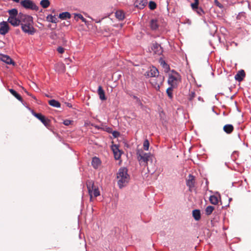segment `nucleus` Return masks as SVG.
I'll return each mask as SVG.
<instances>
[{"instance_id":"nucleus-43","label":"nucleus","mask_w":251,"mask_h":251,"mask_svg":"<svg viewBox=\"0 0 251 251\" xmlns=\"http://www.w3.org/2000/svg\"><path fill=\"white\" fill-rule=\"evenodd\" d=\"M57 50L58 51V52L60 53H63L64 52V49L63 48L61 47H59L57 49Z\"/></svg>"},{"instance_id":"nucleus-46","label":"nucleus","mask_w":251,"mask_h":251,"mask_svg":"<svg viewBox=\"0 0 251 251\" xmlns=\"http://www.w3.org/2000/svg\"><path fill=\"white\" fill-rule=\"evenodd\" d=\"M159 63H165V61L162 59V58L161 56H159Z\"/></svg>"},{"instance_id":"nucleus-41","label":"nucleus","mask_w":251,"mask_h":251,"mask_svg":"<svg viewBox=\"0 0 251 251\" xmlns=\"http://www.w3.org/2000/svg\"><path fill=\"white\" fill-rule=\"evenodd\" d=\"M214 4L217 7H219L221 9L223 8V7H224L223 5L218 0H214Z\"/></svg>"},{"instance_id":"nucleus-31","label":"nucleus","mask_w":251,"mask_h":251,"mask_svg":"<svg viewBox=\"0 0 251 251\" xmlns=\"http://www.w3.org/2000/svg\"><path fill=\"white\" fill-rule=\"evenodd\" d=\"M9 92L18 100L22 101V98L21 96L19 95L15 90L12 89L9 90Z\"/></svg>"},{"instance_id":"nucleus-12","label":"nucleus","mask_w":251,"mask_h":251,"mask_svg":"<svg viewBox=\"0 0 251 251\" xmlns=\"http://www.w3.org/2000/svg\"><path fill=\"white\" fill-rule=\"evenodd\" d=\"M9 31V26L6 22H2L0 23V34L1 35L6 34Z\"/></svg>"},{"instance_id":"nucleus-13","label":"nucleus","mask_w":251,"mask_h":251,"mask_svg":"<svg viewBox=\"0 0 251 251\" xmlns=\"http://www.w3.org/2000/svg\"><path fill=\"white\" fill-rule=\"evenodd\" d=\"M86 185L90 197V200L92 201V193L96 187L94 185V183L92 180H88L86 182Z\"/></svg>"},{"instance_id":"nucleus-40","label":"nucleus","mask_w":251,"mask_h":251,"mask_svg":"<svg viewBox=\"0 0 251 251\" xmlns=\"http://www.w3.org/2000/svg\"><path fill=\"white\" fill-rule=\"evenodd\" d=\"M199 0H195V2L191 4L192 8L194 9L198 8Z\"/></svg>"},{"instance_id":"nucleus-23","label":"nucleus","mask_w":251,"mask_h":251,"mask_svg":"<svg viewBox=\"0 0 251 251\" xmlns=\"http://www.w3.org/2000/svg\"><path fill=\"white\" fill-rule=\"evenodd\" d=\"M115 16L119 20H122L125 18L124 13L121 10L117 11L115 13Z\"/></svg>"},{"instance_id":"nucleus-6","label":"nucleus","mask_w":251,"mask_h":251,"mask_svg":"<svg viewBox=\"0 0 251 251\" xmlns=\"http://www.w3.org/2000/svg\"><path fill=\"white\" fill-rule=\"evenodd\" d=\"M21 4L25 9L37 11L38 7L30 0H24L21 1Z\"/></svg>"},{"instance_id":"nucleus-26","label":"nucleus","mask_w":251,"mask_h":251,"mask_svg":"<svg viewBox=\"0 0 251 251\" xmlns=\"http://www.w3.org/2000/svg\"><path fill=\"white\" fill-rule=\"evenodd\" d=\"M71 14L68 12H62L59 15V18L61 19H66L71 18Z\"/></svg>"},{"instance_id":"nucleus-14","label":"nucleus","mask_w":251,"mask_h":251,"mask_svg":"<svg viewBox=\"0 0 251 251\" xmlns=\"http://www.w3.org/2000/svg\"><path fill=\"white\" fill-rule=\"evenodd\" d=\"M147 0H136L134 2V6L140 9H142L147 5Z\"/></svg>"},{"instance_id":"nucleus-4","label":"nucleus","mask_w":251,"mask_h":251,"mask_svg":"<svg viewBox=\"0 0 251 251\" xmlns=\"http://www.w3.org/2000/svg\"><path fill=\"white\" fill-rule=\"evenodd\" d=\"M19 17L21 19L20 25H21V27L25 26V25H26L33 24V18L29 15H25L20 13L19 14Z\"/></svg>"},{"instance_id":"nucleus-42","label":"nucleus","mask_w":251,"mask_h":251,"mask_svg":"<svg viewBox=\"0 0 251 251\" xmlns=\"http://www.w3.org/2000/svg\"><path fill=\"white\" fill-rule=\"evenodd\" d=\"M72 122H73V121L71 120H65L63 121V124L65 126H69L70 125H71L72 124Z\"/></svg>"},{"instance_id":"nucleus-15","label":"nucleus","mask_w":251,"mask_h":251,"mask_svg":"<svg viewBox=\"0 0 251 251\" xmlns=\"http://www.w3.org/2000/svg\"><path fill=\"white\" fill-rule=\"evenodd\" d=\"M21 19L18 17H9L8 19V22L13 26H17L20 25L21 23Z\"/></svg>"},{"instance_id":"nucleus-11","label":"nucleus","mask_w":251,"mask_h":251,"mask_svg":"<svg viewBox=\"0 0 251 251\" xmlns=\"http://www.w3.org/2000/svg\"><path fill=\"white\" fill-rule=\"evenodd\" d=\"M111 149L113 152L115 159L119 160L121 158L122 152L119 150L118 146L117 145H113L112 146Z\"/></svg>"},{"instance_id":"nucleus-30","label":"nucleus","mask_w":251,"mask_h":251,"mask_svg":"<svg viewBox=\"0 0 251 251\" xmlns=\"http://www.w3.org/2000/svg\"><path fill=\"white\" fill-rule=\"evenodd\" d=\"M151 28L152 30H156L158 27V24L156 20H151L150 23Z\"/></svg>"},{"instance_id":"nucleus-2","label":"nucleus","mask_w":251,"mask_h":251,"mask_svg":"<svg viewBox=\"0 0 251 251\" xmlns=\"http://www.w3.org/2000/svg\"><path fill=\"white\" fill-rule=\"evenodd\" d=\"M181 81V76L178 73L172 70L171 73L169 75L168 80V84L172 87H176Z\"/></svg>"},{"instance_id":"nucleus-44","label":"nucleus","mask_w":251,"mask_h":251,"mask_svg":"<svg viewBox=\"0 0 251 251\" xmlns=\"http://www.w3.org/2000/svg\"><path fill=\"white\" fill-rule=\"evenodd\" d=\"M195 97V93L194 92H191L190 94L189 100H192Z\"/></svg>"},{"instance_id":"nucleus-19","label":"nucleus","mask_w":251,"mask_h":251,"mask_svg":"<svg viewBox=\"0 0 251 251\" xmlns=\"http://www.w3.org/2000/svg\"><path fill=\"white\" fill-rule=\"evenodd\" d=\"M233 126L230 124L226 125L223 127L224 131L227 134H230L233 131Z\"/></svg>"},{"instance_id":"nucleus-45","label":"nucleus","mask_w":251,"mask_h":251,"mask_svg":"<svg viewBox=\"0 0 251 251\" xmlns=\"http://www.w3.org/2000/svg\"><path fill=\"white\" fill-rule=\"evenodd\" d=\"M113 135L115 137H118L119 135V133L118 132V131H114L113 132Z\"/></svg>"},{"instance_id":"nucleus-22","label":"nucleus","mask_w":251,"mask_h":251,"mask_svg":"<svg viewBox=\"0 0 251 251\" xmlns=\"http://www.w3.org/2000/svg\"><path fill=\"white\" fill-rule=\"evenodd\" d=\"M49 103L50 105L56 108H59L61 106L60 103L55 100H50L49 101Z\"/></svg>"},{"instance_id":"nucleus-8","label":"nucleus","mask_w":251,"mask_h":251,"mask_svg":"<svg viewBox=\"0 0 251 251\" xmlns=\"http://www.w3.org/2000/svg\"><path fill=\"white\" fill-rule=\"evenodd\" d=\"M21 28L25 33L29 35H33L36 32V29L33 27V24L25 25V26H22Z\"/></svg>"},{"instance_id":"nucleus-21","label":"nucleus","mask_w":251,"mask_h":251,"mask_svg":"<svg viewBox=\"0 0 251 251\" xmlns=\"http://www.w3.org/2000/svg\"><path fill=\"white\" fill-rule=\"evenodd\" d=\"M193 216L195 220L199 221L201 217V212L199 210L195 209L193 211Z\"/></svg>"},{"instance_id":"nucleus-38","label":"nucleus","mask_w":251,"mask_h":251,"mask_svg":"<svg viewBox=\"0 0 251 251\" xmlns=\"http://www.w3.org/2000/svg\"><path fill=\"white\" fill-rule=\"evenodd\" d=\"M79 18L82 20V22L86 23V20L82 16V15L80 14H75V18Z\"/></svg>"},{"instance_id":"nucleus-1","label":"nucleus","mask_w":251,"mask_h":251,"mask_svg":"<svg viewBox=\"0 0 251 251\" xmlns=\"http://www.w3.org/2000/svg\"><path fill=\"white\" fill-rule=\"evenodd\" d=\"M118 184L120 188L126 186L130 180V176L127 173V169L121 168L117 174Z\"/></svg>"},{"instance_id":"nucleus-18","label":"nucleus","mask_w":251,"mask_h":251,"mask_svg":"<svg viewBox=\"0 0 251 251\" xmlns=\"http://www.w3.org/2000/svg\"><path fill=\"white\" fill-rule=\"evenodd\" d=\"M0 61L3 63H14L10 56L3 54H0Z\"/></svg>"},{"instance_id":"nucleus-32","label":"nucleus","mask_w":251,"mask_h":251,"mask_svg":"<svg viewBox=\"0 0 251 251\" xmlns=\"http://www.w3.org/2000/svg\"><path fill=\"white\" fill-rule=\"evenodd\" d=\"M40 4L44 8L48 7L50 4V2L49 0H42L40 1Z\"/></svg>"},{"instance_id":"nucleus-20","label":"nucleus","mask_w":251,"mask_h":251,"mask_svg":"<svg viewBox=\"0 0 251 251\" xmlns=\"http://www.w3.org/2000/svg\"><path fill=\"white\" fill-rule=\"evenodd\" d=\"M98 93L99 95L100 99L101 100H105L106 99L105 96V93L101 86H99L98 89Z\"/></svg>"},{"instance_id":"nucleus-25","label":"nucleus","mask_w":251,"mask_h":251,"mask_svg":"<svg viewBox=\"0 0 251 251\" xmlns=\"http://www.w3.org/2000/svg\"><path fill=\"white\" fill-rule=\"evenodd\" d=\"M8 13L9 14V17H17L18 14L17 9L15 8L9 10Z\"/></svg>"},{"instance_id":"nucleus-35","label":"nucleus","mask_w":251,"mask_h":251,"mask_svg":"<svg viewBox=\"0 0 251 251\" xmlns=\"http://www.w3.org/2000/svg\"><path fill=\"white\" fill-rule=\"evenodd\" d=\"M149 6L151 10H154L156 8V4L153 1H150L149 3Z\"/></svg>"},{"instance_id":"nucleus-33","label":"nucleus","mask_w":251,"mask_h":251,"mask_svg":"<svg viewBox=\"0 0 251 251\" xmlns=\"http://www.w3.org/2000/svg\"><path fill=\"white\" fill-rule=\"evenodd\" d=\"M214 210V207L212 206H208L205 209V214L207 215H210Z\"/></svg>"},{"instance_id":"nucleus-27","label":"nucleus","mask_w":251,"mask_h":251,"mask_svg":"<svg viewBox=\"0 0 251 251\" xmlns=\"http://www.w3.org/2000/svg\"><path fill=\"white\" fill-rule=\"evenodd\" d=\"M209 201L212 204L216 205L218 203V197L215 195L211 196L209 198Z\"/></svg>"},{"instance_id":"nucleus-10","label":"nucleus","mask_w":251,"mask_h":251,"mask_svg":"<svg viewBox=\"0 0 251 251\" xmlns=\"http://www.w3.org/2000/svg\"><path fill=\"white\" fill-rule=\"evenodd\" d=\"M151 50H152L154 54L158 55L159 56L162 54L163 52L161 47L157 43L152 44Z\"/></svg>"},{"instance_id":"nucleus-37","label":"nucleus","mask_w":251,"mask_h":251,"mask_svg":"<svg viewBox=\"0 0 251 251\" xmlns=\"http://www.w3.org/2000/svg\"><path fill=\"white\" fill-rule=\"evenodd\" d=\"M100 195V193L98 189V188L96 187L93 191L92 196H93L95 197H97L99 196Z\"/></svg>"},{"instance_id":"nucleus-16","label":"nucleus","mask_w":251,"mask_h":251,"mask_svg":"<svg viewBox=\"0 0 251 251\" xmlns=\"http://www.w3.org/2000/svg\"><path fill=\"white\" fill-rule=\"evenodd\" d=\"M245 75L246 74L245 71L243 70H241L237 72L236 75H235L234 78L238 82H241L243 80Z\"/></svg>"},{"instance_id":"nucleus-36","label":"nucleus","mask_w":251,"mask_h":251,"mask_svg":"<svg viewBox=\"0 0 251 251\" xmlns=\"http://www.w3.org/2000/svg\"><path fill=\"white\" fill-rule=\"evenodd\" d=\"M150 143L148 140H145L143 144V148L145 151H148L149 148Z\"/></svg>"},{"instance_id":"nucleus-34","label":"nucleus","mask_w":251,"mask_h":251,"mask_svg":"<svg viewBox=\"0 0 251 251\" xmlns=\"http://www.w3.org/2000/svg\"><path fill=\"white\" fill-rule=\"evenodd\" d=\"M173 88H174V87H172L170 86V87H169L167 90V93L168 94V97L170 98V99H172V97H173V94H172V91H173Z\"/></svg>"},{"instance_id":"nucleus-17","label":"nucleus","mask_w":251,"mask_h":251,"mask_svg":"<svg viewBox=\"0 0 251 251\" xmlns=\"http://www.w3.org/2000/svg\"><path fill=\"white\" fill-rule=\"evenodd\" d=\"M186 185L188 187H189V189H192L195 186V177L191 175H189L188 176V179L186 181Z\"/></svg>"},{"instance_id":"nucleus-29","label":"nucleus","mask_w":251,"mask_h":251,"mask_svg":"<svg viewBox=\"0 0 251 251\" xmlns=\"http://www.w3.org/2000/svg\"><path fill=\"white\" fill-rule=\"evenodd\" d=\"M55 68L59 72H63L65 71L64 64H55Z\"/></svg>"},{"instance_id":"nucleus-48","label":"nucleus","mask_w":251,"mask_h":251,"mask_svg":"<svg viewBox=\"0 0 251 251\" xmlns=\"http://www.w3.org/2000/svg\"><path fill=\"white\" fill-rule=\"evenodd\" d=\"M12 64L13 66H15V65L16 64L13 63V64Z\"/></svg>"},{"instance_id":"nucleus-28","label":"nucleus","mask_w":251,"mask_h":251,"mask_svg":"<svg viewBox=\"0 0 251 251\" xmlns=\"http://www.w3.org/2000/svg\"><path fill=\"white\" fill-rule=\"evenodd\" d=\"M47 20L48 21L52 23H56L58 22L57 18L55 15H49L47 17Z\"/></svg>"},{"instance_id":"nucleus-3","label":"nucleus","mask_w":251,"mask_h":251,"mask_svg":"<svg viewBox=\"0 0 251 251\" xmlns=\"http://www.w3.org/2000/svg\"><path fill=\"white\" fill-rule=\"evenodd\" d=\"M137 158L139 161L147 164L148 162L151 159L152 155L150 153H145L142 150H138L137 151Z\"/></svg>"},{"instance_id":"nucleus-5","label":"nucleus","mask_w":251,"mask_h":251,"mask_svg":"<svg viewBox=\"0 0 251 251\" xmlns=\"http://www.w3.org/2000/svg\"><path fill=\"white\" fill-rule=\"evenodd\" d=\"M164 80V77L161 75L151 78L150 81L151 85L156 90H159L160 86Z\"/></svg>"},{"instance_id":"nucleus-7","label":"nucleus","mask_w":251,"mask_h":251,"mask_svg":"<svg viewBox=\"0 0 251 251\" xmlns=\"http://www.w3.org/2000/svg\"><path fill=\"white\" fill-rule=\"evenodd\" d=\"M32 114L34 116L39 119L46 126H47L49 125V120L46 118L41 113H37L32 111Z\"/></svg>"},{"instance_id":"nucleus-39","label":"nucleus","mask_w":251,"mask_h":251,"mask_svg":"<svg viewBox=\"0 0 251 251\" xmlns=\"http://www.w3.org/2000/svg\"><path fill=\"white\" fill-rule=\"evenodd\" d=\"M162 67L164 70V71L165 72H168L169 70H170V67L169 65V64H162Z\"/></svg>"},{"instance_id":"nucleus-47","label":"nucleus","mask_w":251,"mask_h":251,"mask_svg":"<svg viewBox=\"0 0 251 251\" xmlns=\"http://www.w3.org/2000/svg\"><path fill=\"white\" fill-rule=\"evenodd\" d=\"M66 104L69 107H72V104L71 103H70L67 102V103H66Z\"/></svg>"},{"instance_id":"nucleus-9","label":"nucleus","mask_w":251,"mask_h":251,"mask_svg":"<svg viewBox=\"0 0 251 251\" xmlns=\"http://www.w3.org/2000/svg\"><path fill=\"white\" fill-rule=\"evenodd\" d=\"M145 75L151 78L159 75L157 69L153 66L150 68V70L146 73Z\"/></svg>"},{"instance_id":"nucleus-24","label":"nucleus","mask_w":251,"mask_h":251,"mask_svg":"<svg viewBox=\"0 0 251 251\" xmlns=\"http://www.w3.org/2000/svg\"><path fill=\"white\" fill-rule=\"evenodd\" d=\"M100 161L97 157H94L92 159V165L95 169L97 168L100 165Z\"/></svg>"}]
</instances>
